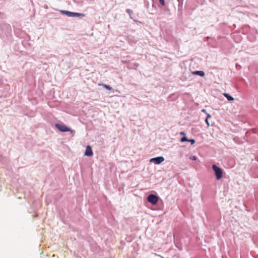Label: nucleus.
<instances>
[{
	"label": "nucleus",
	"mask_w": 258,
	"mask_h": 258,
	"mask_svg": "<svg viewBox=\"0 0 258 258\" xmlns=\"http://www.w3.org/2000/svg\"><path fill=\"white\" fill-rule=\"evenodd\" d=\"M212 168L215 172L216 176V179L217 180H220V179H221L223 177V173L222 169H221L220 168H219L215 164L212 165Z\"/></svg>",
	"instance_id": "obj_1"
},
{
	"label": "nucleus",
	"mask_w": 258,
	"mask_h": 258,
	"mask_svg": "<svg viewBox=\"0 0 258 258\" xmlns=\"http://www.w3.org/2000/svg\"><path fill=\"white\" fill-rule=\"evenodd\" d=\"M147 199L148 201L153 205H156L158 203L159 200V198L157 196L152 194L150 195L148 197Z\"/></svg>",
	"instance_id": "obj_2"
},
{
	"label": "nucleus",
	"mask_w": 258,
	"mask_h": 258,
	"mask_svg": "<svg viewBox=\"0 0 258 258\" xmlns=\"http://www.w3.org/2000/svg\"><path fill=\"white\" fill-rule=\"evenodd\" d=\"M63 13L65 14L69 17H84L85 15L82 13H73L69 11H63Z\"/></svg>",
	"instance_id": "obj_3"
},
{
	"label": "nucleus",
	"mask_w": 258,
	"mask_h": 258,
	"mask_svg": "<svg viewBox=\"0 0 258 258\" xmlns=\"http://www.w3.org/2000/svg\"><path fill=\"white\" fill-rule=\"evenodd\" d=\"M164 157L160 156L151 159L150 162L155 163V164H159L164 161Z\"/></svg>",
	"instance_id": "obj_4"
},
{
	"label": "nucleus",
	"mask_w": 258,
	"mask_h": 258,
	"mask_svg": "<svg viewBox=\"0 0 258 258\" xmlns=\"http://www.w3.org/2000/svg\"><path fill=\"white\" fill-rule=\"evenodd\" d=\"M56 127L61 132H66L70 131V128L64 124H55Z\"/></svg>",
	"instance_id": "obj_5"
},
{
	"label": "nucleus",
	"mask_w": 258,
	"mask_h": 258,
	"mask_svg": "<svg viewBox=\"0 0 258 258\" xmlns=\"http://www.w3.org/2000/svg\"><path fill=\"white\" fill-rule=\"evenodd\" d=\"M85 156H92L93 155V152L90 146H87L84 153Z\"/></svg>",
	"instance_id": "obj_6"
},
{
	"label": "nucleus",
	"mask_w": 258,
	"mask_h": 258,
	"mask_svg": "<svg viewBox=\"0 0 258 258\" xmlns=\"http://www.w3.org/2000/svg\"><path fill=\"white\" fill-rule=\"evenodd\" d=\"M192 74L194 75H197L200 76L201 77H203L205 75L204 72L202 71H195V72H194L192 73Z\"/></svg>",
	"instance_id": "obj_7"
},
{
	"label": "nucleus",
	"mask_w": 258,
	"mask_h": 258,
	"mask_svg": "<svg viewBox=\"0 0 258 258\" xmlns=\"http://www.w3.org/2000/svg\"><path fill=\"white\" fill-rule=\"evenodd\" d=\"M224 95L229 101H233L234 100L233 97L231 96L227 93H224Z\"/></svg>",
	"instance_id": "obj_8"
},
{
	"label": "nucleus",
	"mask_w": 258,
	"mask_h": 258,
	"mask_svg": "<svg viewBox=\"0 0 258 258\" xmlns=\"http://www.w3.org/2000/svg\"><path fill=\"white\" fill-rule=\"evenodd\" d=\"M102 86L104 88H106V89H107V90H111V89H112V88H111V87H110L109 86H108V85H105V84H102Z\"/></svg>",
	"instance_id": "obj_9"
},
{
	"label": "nucleus",
	"mask_w": 258,
	"mask_h": 258,
	"mask_svg": "<svg viewBox=\"0 0 258 258\" xmlns=\"http://www.w3.org/2000/svg\"><path fill=\"white\" fill-rule=\"evenodd\" d=\"M211 117V115L210 114H207V118H206V120H205V121L206 122V123L208 125V126H209V121H208V119L209 118Z\"/></svg>",
	"instance_id": "obj_10"
},
{
	"label": "nucleus",
	"mask_w": 258,
	"mask_h": 258,
	"mask_svg": "<svg viewBox=\"0 0 258 258\" xmlns=\"http://www.w3.org/2000/svg\"><path fill=\"white\" fill-rule=\"evenodd\" d=\"M180 141L181 142H188V140L186 138V137H183L181 139Z\"/></svg>",
	"instance_id": "obj_11"
},
{
	"label": "nucleus",
	"mask_w": 258,
	"mask_h": 258,
	"mask_svg": "<svg viewBox=\"0 0 258 258\" xmlns=\"http://www.w3.org/2000/svg\"><path fill=\"white\" fill-rule=\"evenodd\" d=\"M159 2L163 6H164L165 5V2H164V0H159Z\"/></svg>",
	"instance_id": "obj_12"
},
{
	"label": "nucleus",
	"mask_w": 258,
	"mask_h": 258,
	"mask_svg": "<svg viewBox=\"0 0 258 258\" xmlns=\"http://www.w3.org/2000/svg\"><path fill=\"white\" fill-rule=\"evenodd\" d=\"M188 142H190L191 144L193 145L195 143V140L194 139H190V140H188Z\"/></svg>",
	"instance_id": "obj_13"
},
{
	"label": "nucleus",
	"mask_w": 258,
	"mask_h": 258,
	"mask_svg": "<svg viewBox=\"0 0 258 258\" xmlns=\"http://www.w3.org/2000/svg\"><path fill=\"white\" fill-rule=\"evenodd\" d=\"M191 159L193 160H196L197 159V157L196 156H193Z\"/></svg>",
	"instance_id": "obj_14"
},
{
	"label": "nucleus",
	"mask_w": 258,
	"mask_h": 258,
	"mask_svg": "<svg viewBox=\"0 0 258 258\" xmlns=\"http://www.w3.org/2000/svg\"><path fill=\"white\" fill-rule=\"evenodd\" d=\"M180 135H185V134H184V132H181V133H180Z\"/></svg>",
	"instance_id": "obj_15"
},
{
	"label": "nucleus",
	"mask_w": 258,
	"mask_h": 258,
	"mask_svg": "<svg viewBox=\"0 0 258 258\" xmlns=\"http://www.w3.org/2000/svg\"><path fill=\"white\" fill-rule=\"evenodd\" d=\"M203 112H206V110L205 109L202 110Z\"/></svg>",
	"instance_id": "obj_16"
}]
</instances>
